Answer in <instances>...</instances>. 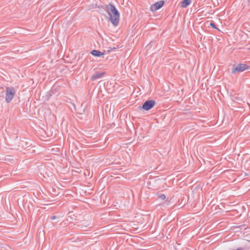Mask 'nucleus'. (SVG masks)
Segmentation results:
<instances>
[{"mask_svg":"<svg viewBox=\"0 0 250 250\" xmlns=\"http://www.w3.org/2000/svg\"><path fill=\"white\" fill-rule=\"evenodd\" d=\"M105 10L108 14L109 20L112 24L114 26H117L120 20V13L118 10L112 4L106 5Z\"/></svg>","mask_w":250,"mask_h":250,"instance_id":"1","label":"nucleus"},{"mask_svg":"<svg viewBox=\"0 0 250 250\" xmlns=\"http://www.w3.org/2000/svg\"><path fill=\"white\" fill-rule=\"evenodd\" d=\"M5 92V101L7 103H9L13 100L16 94V90L14 87L7 86L6 87Z\"/></svg>","mask_w":250,"mask_h":250,"instance_id":"2","label":"nucleus"},{"mask_svg":"<svg viewBox=\"0 0 250 250\" xmlns=\"http://www.w3.org/2000/svg\"><path fill=\"white\" fill-rule=\"evenodd\" d=\"M250 69V66L244 63H239L234 66L231 69V73L242 72L244 71Z\"/></svg>","mask_w":250,"mask_h":250,"instance_id":"3","label":"nucleus"},{"mask_svg":"<svg viewBox=\"0 0 250 250\" xmlns=\"http://www.w3.org/2000/svg\"><path fill=\"white\" fill-rule=\"evenodd\" d=\"M155 104V101L153 100H147L143 104L142 106L139 107V108L147 111L152 108Z\"/></svg>","mask_w":250,"mask_h":250,"instance_id":"4","label":"nucleus"},{"mask_svg":"<svg viewBox=\"0 0 250 250\" xmlns=\"http://www.w3.org/2000/svg\"><path fill=\"white\" fill-rule=\"evenodd\" d=\"M164 2L163 0L159 1L152 4L150 6V10L152 12L157 11L160 9L164 5Z\"/></svg>","mask_w":250,"mask_h":250,"instance_id":"5","label":"nucleus"},{"mask_svg":"<svg viewBox=\"0 0 250 250\" xmlns=\"http://www.w3.org/2000/svg\"><path fill=\"white\" fill-rule=\"evenodd\" d=\"M104 73H105L104 72L99 73H96L95 74L92 75V76L91 77V80H95L98 79H100L104 76Z\"/></svg>","mask_w":250,"mask_h":250,"instance_id":"6","label":"nucleus"},{"mask_svg":"<svg viewBox=\"0 0 250 250\" xmlns=\"http://www.w3.org/2000/svg\"><path fill=\"white\" fill-rule=\"evenodd\" d=\"M191 0H183L181 3V7L186 8L190 4Z\"/></svg>","mask_w":250,"mask_h":250,"instance_id":"7","label":"nucleus"},{"mask_svg":"<svg viewBox=\"0 0 250 250\" xmlns=\"http://www.w3.org/2000/svg\"><path fill=\"white\" fill-rule=\"evenodd\" d=\"M91 54L95 57H100L104 55V53L103 52L96 50H93L91 52Z\"/></svg>","mask_w":250,"mask_h":250,"instance_id":"8","label":"nucleus"},{"mask_svg":"<svg viewBox=\"0 0 250 250\" xmlns=\"http://www.w3.org/2000/svg\"><path fill=\"white\" fill-rule=\"evenodd\" d=\"M158 196L159 198L161 199L162 200H164L166 198V196L164 194H159Z\"/></svg>","mask_w":250,"mask_h":250,"instance_id":"9","label":"nucleus"},{"mask_svg":"<svg viewBox=\"0 0 250 250\" xmlns=\"http://www.w3.org/2000/svg\"><path fill=\"white\" fill-rule=\"evenodd\" d=\"M209 25L213 28L217 29V27L215 25V24L212 22H211L209 24Z\"/></svg>","mask_w":250,"mask_h":250,"instance_id":"10","label":"nucleus"},{"mask_svg":"<svg viewBox=\"0 0 250 250\" xmlns=\"http://www.w3.org/2000/svg\"><path fill=\"white\" fill-rule=\"evenodd\" d=\"M116 47H109V49L107 50V52L109 53H110L111 51L112 50H114L116 49Z\"/></svg>","mask_w":250,"mask_h":250,"instance_id":"11","label":"nucleus"},{"mask_svg":"<svg viewBox=\"0 0 250 250\" xmlns=\"http://www.w3.org/2000/svg\"><path fill=\"white\" fill-rule=\"evenodd\" d=\"M56 218V216H55V215H53V216H51L50 217V219H51V220H54V219H55Z\"/></svg>","mask_w":250,"mask_h":250,"instance_id":"12","label":"nucleus"},{"mask_svg":"<svg viewBox=\"0 0 250 250\" xmlns=\"http://www.w3.org/2000/svg\"><path fill=\"white\" fill-rule=\"evenodd\" d=\"M89 225V224L85 225H84V227H86L88 226Z\"/></svg>","mask_w":250,"mask_h":250,"instance_id":"13","label":"nucleus"}]
</instances>
